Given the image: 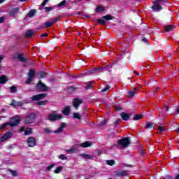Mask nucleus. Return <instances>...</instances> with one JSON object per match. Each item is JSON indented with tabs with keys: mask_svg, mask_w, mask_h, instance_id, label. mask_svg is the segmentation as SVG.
Returning <instances> with one entry per match:
<instances>
[{
	"mask_svg": "<svg viewBox=\"0 0 179 179\" xmlns=\"http://www.w3.org/2000/svg\"><path fill=\"white\" fill-rule=\"evenodd\" d=\"M20 122V117L19 116H15L14 117L10 118V122L4 123L1 127H0V130L3 129L8 125L10 127H16V125H19Z\"/></svg>",
	"mask_w": 179,
	"mask_h": 179,
	"instance_id": "1",
	"label": "nucleus"
},
{
	"mask_svg": "<svg viewBox=\"0 0 179 179\" xmlns=\"http://www.w3.org/2000/svg\"><path fill=\"white\" fill-rule=\"evenodd\" d=\"M164 2V0H155L153 1V6H152V9L153 10H162V6L160 3H163Z\"/></svg>",
	"mask_w": 179,
	"mask_h": 179,
	"instance_id": "2",
	"label": "nucleus"
},
{
	"mask_svg": "<svg viewBox=\"0 0 179 179\" xmlns=\"http://www.w3.org/2000/svg\"><path fill=\"white\" fill-rule=\"evenodd\" d=\"M61 118H62V115L57 114L56 111L49 114L48 117V120H49V121H57V120H61Z\"/></svg>",
	"mask_w": 179,
	"mask_h": 179,
	"instance_id": "3",
	"label": "nucleus"
},
{
	"mask_svg": "<svg viewBox=\"0 0 179 179\" xmlns=\"http://www.w3.org/2000/svg\"><path fill=\"white\" fill-rule=\"evenodd\" d=\"M117 143L122 146V148H128V145L131 143L129 138H124L118 140Z\"/></svg>",
	"mask_w": 179,
	"mask_h": 179,
	"instance_id": "4",
	"label": "nucleus"
},
{
	"mask_svg": "<svg viewBox=\"0 0 179 179\" xmlns=\"http://www.w3.org/2000/svg\"><path fill=\"white\" fill-rule=\"evenodd\" d=\"M36 119V114L31 113L25 117V124H33Z\"/></svg>",
	"mask_w": 179,
	"mask_h": 179,
	"instance_id": "5",
	"label": "nucleus"
},
{
	"mask_svg": "<svg viewBox=\"0 0 179 179\" xmlns=\"http://www.w3.org/2000/svg\"><path fill=\"white\" fill-rule=\"evenodd\" d=\"M36 89L41 90V92H47L48 90V87L45 86L44 83H41V80L39 81L36 85Z\"/></svg>",
	"mask_w": 179,
	"mask_h": 179,
	"instance_id": "6",
	"label": "nucleus"
},
{
	"mask_svg": "<svg viewBox=\"0 0 179 179\" xmlns=\"http://www.w3.org/2000/svg\"><path fill=\"white\" fill-rule=\"evenodd\" d=\"M58 20H59V17H55L52 20H50L49 22H46L45 23V27H51L54 26V24L55 23H57V22H58Z\"/></svg>",
	"mask_w": 179,
	"mask_h": 179,
	"instance_id": "7",
	"label": "nucleus"
},
{
	"mask_svg": "<svg viewBox=\"0 0 179 179\" xmlns=\"http://www.w3.org/2000/svg\"><path fill=\"white\" fill-rule=\"evenodd\" d=\"M47 96V94H39L37 95H34L31 97V100L33 101H37L38 100H43V99H45V97Z\"/></svg>",
	"mask_w": 179,
	"mask_h": 179,
	"instance_id": "8",
	"label": "nucleus"
},
{
	"mask_svg": "<svg viewBox=\"0 0 179 179\" xmlns=\"http://www.w3.org/2000/svg\"><path fill=\"white\" fill-rule=\"evenodd\" d=\"M27 143L29 148H34L36 145V138L34 137H29L27 140Z\"/></svg>",
	"mask_w": 179,
	"mask_h": 179,
	"instance_id": "9",
	"label": "nucleus"
},
{
	"mask_svg": "<svg viewBox=\"0 0 179 179\" xmlns=\"http://www.w3.org/2000/svg\"><path fill=\"white\" fill-rule=\"evenodd\" d=\"M83 103V101L81 99H79L78 98H75L73 101V106L75 107L76 109L79 108V106L80 104Z\"/></svg>",
	"mask_w": 179,
	"mask_h": 179,
	"instance_id": "10",
	"label": "nucleus"
},
{
	"mask_svg": "<svg viewBox=\"0 0 179 179\" xmlns=\"http://www.w3.org/2000/svg\"><path fill=\"white\" fill-rule=\"evenodd\" d=\"M13 136V134L11 132H7L4 134V135L1 137V142H5V141H8V139H10Z\"/></svg>",
	"mask_w": 179,
	"mask_h": 179,
	"instance_id": "11",
	"label": "nucleus"
},
{
	"mask_svg": "<svg viewBox=\"0 0 179 179\" xmlns=\"http://www.w3.org/2000/svg\"><path fill=\"white\" fill-rule=\"evenodd\" d=\"M23 131H24V135H31V134H33V130L31 128H27L24 129V127H21L20 132H23Z\"/></svg>",
	"mask_w": 179,
	"mask_h": 179,
	"instance_id": "12",
	"label": "nucleus"
},
{
	"mask_svg": "<svg viewBox=\"0 0 179 179\" xmlns=\"http://www.w3.org/2000/svg\"><path fill=\"white\" fill-rule=\"evenodd\" d=\"M78 148H79L78 145H76L73 146L71 149L66 150V152L69 154L76 153L78 151Z\"/></svg>",
	"mask_w": 179,
	"mask_h": 179,
	"instance_id": "13",
	"label": "nucleus"
},
{
	"mask_svg": "<svg viewBox=\"0 0 179 179\" xmlns=\"http://www.w3.org/2000/svg\"><path fill=\"white\" fill-rule=\"evenodd\" d=\"M90 146H92V142L90 141H86L81 144H78V148H89Z\"/></svg>",
	"mask_w": 179,
	"mask_h": 179,
	"instance_id": "14",
	"label": "nucleus"
},
{
	"mask_svg": "<svg viewBox=\"0 0 179 179\" xmlns=\"http://www.w3.org/2000/svg\"><path fill=\"white\" fill-rule=\"evenodd\" d=\"M121 117L122 120H124V121H128V120H129V117H131V115L129 113H122Z\"/></svg>",
	"mask_w": 179,
	"mask_h": 179,
	"instance_id": "15",
	"label": "nucleus"
},
{
	"mask_svg": "<svg viewBox=\"0 0 179 179\" xmlns=\"http://www.w3.org/2000/svg\"><path fill=\"white\" fill-rule=\"evenodd\" d=\"M10 106H14V107H20L22 106H23V102L22 101H13V103H10Z\"/></svg>",
	"mask_w": 179,
	"mask_h": 179,
	"instance_id": "16",
	"label": "nucleus"
},
{
	"mask_svg": "<svg viewBox=\"0 0 179 179\" xmlns=\"http://www.w3.org/2000/svg\"><path fill=\"white\" fill-rule=\"evenodd\" d=\"M71 111V107L66 106L64 109L62 110L64 115H69V113Z\"/></svg>",
	"mask_w": 179,
	"mask_h": 179,
	"instance_id": "17",
	"label": "nucleus"
},
{
	"mask_svg": "<svg viewBox=\"0 0 179 179\" xmlns=\"http://www.w3.org/2000/svg\"><path fill=\"white\" fill-rule=\"evenodd\" d=\"M81 157H83L85 160H90L93 159V157L89 154H81Z\"/></svg>",
	"mask_w": 179,
	"mask_h": 179,
	"instance_id": "18",
	"label": "nucleus"
},
{
	"mask_svg": "<svg viewBox=\"0 0 179 179\" xmlns=\"http://www.w3.org/2000/svg\"><path fill=\"white\" fill-rule=\"evenodd\" d=\"M174 29H176L175 25H166L165 26L166 31H171L172 30H174Z\"/></svg>",
	"mask_w": 179,
	"mask_h": 179,
	"instance_id": "19",
	"label": "nucleus"
},
{
	"mask_svg": "<svg viewBox=\"0 0 179 179\" xmlns=\"http://www.w3.org/2000/svg\"><path fill=\"white\" fill-rule=\"evenodd\" d=\"M64 170V166H59L58 167H57L54 173L55 174H59V173H61V171H62Z\"/></svg>",
	"mask_w": 179,
	"mask_h": 179,
	"instance_id": "20",
	"label": "nucleus"
},
{
	"mask_svg": "<svg viewBox=\"0 0 179 179\" xmlns=\"http://www.w3.org/2000/svg\"><path fill=\"white\" fill-rule=\"evenodd\" d=\"M65 128V123H62L60 127L55 131V134H59V132H62Z\"/></svg>",
	"mask_w": 179,
	"mask_h": 179,
	"instance_id": "21",
	"label": "nucleus"
},
{
	"mask_svg": "<svg viewBox=\"0 0 179 179\" xmlns=\"http://www.w3.org/2000/svg\"><path fill=\"white\" fill-rule=\"evenodd\" d=\"M33 34H34V31L31 29H29V30L27 31L25 36H26V37H27V38H29V37L32 36Z\"/></svg>",
	"mask_w": 179,
	"mask_h": 179,
	"instance_id": "22",
	"label": "nucleus"
},
{
	"mask_svg": "<svg viewBox=\"0 0 179 179\" xmlns=\"http://www.w3.org/2000/svg\"><path fill=\"white\" fill-rule=\"evenodd\" d=\"M136 90H138V89L135 88L134 90L129 91L128 92V96L130 98L134 97V96H135V93H136Z\"/></svg>",
	"mask_w": 179,
	"mask_h": 179,
	"instance_id": "23",
	"label": "nucleus"
},
{
	"mask_svg": "<svg viewBox=\"0 0 179 179\" xmlns=\"http://www.w3.org/2000/svg\"><path fill=\"white\" fill-rule=\"evenodd\" d=\"M104 9H105L104 7L97 6L95 9V12H96L97 13H99L100 12H104Z\"/></svg>",
	"mask_w": 179,
	"mask_h": 179,
	"instance_id": "24",
	"label": "nucleus"
},
{
	"mask_svg": "<svg viewBox=\"0 0 179 179\" xmlns=\"http://www.w3.org/2000/svg\"><path fill=\"white\" fill-rule=\"evenodd\" d=\"M19 13V8H13L10 14L11 16H15V15H17Z\"/></svg>",
	"mask_w": 179,
	"mask_h": 179,
	"instance_id": "25",
	"label": "nucleus"
},
{
	"mask_svg": "<svg viewBox=\"0 0 179 179\" xmlns=\"http://www.w3.org/2000/svg\"><path fill=\"white\" fill-rule=\"evenodd\" d=\"M5 82H8V78L5 76H0V83H5Z\"/></svg>",
	"mask_w": 179,
	"mask_h": 179,
	"instance_id": "26",
	"label": "nucleus"
},
{
	"mask_svg": "<svg viewBox=\"0 0 179 179\" xmlns=\"http://www.w3.org/2000/svg\"><path fill=\"white\" fill-rule=\"evenodd\" d=\"M117 176L119 177H125V176H128V171H123L122 172H120L117 173Z\"/></svg>",
	"mask_w": 179,
	"mask_h": 179,
	"instance_id": "27",
	"label": "nucleus"
},
{
	"mask_svg": "<svg viewBox=\"0 0 179 179\" xmlns=\"http://www.w3.org/2000/svg\"><path fill=\"white\" fill-rule=\"evenodd\" d=\"M36 75V72L34 71V70H30L29 72V78H31L33 79V78H34Z\"/></svg>",
	"mask_w": 179,
	"mask_h": 179,
	"instance_id": "28",
	"label": "nucleus"
},
{
	"mask_svg": "<svg viewBox=\"0 0 179 179\" xmlns=\"http://www.w3.org/2000/svg\"><path fill=\"white\" fill-rule=\"evenodd\" d=\"M27 15L29 17H33L36 15V10H31Z\"/></svg>",
	"mask_w": 179,
	"mask_h": 179,
	"instance_id": "29",
	"label": "nucleus"
},
{
	"mask_svg": "<svg viewBox=\"0 0 179 179\" xmlns=\"http://www.w3.org/2000/svg\"><path fill=\"white\" fill-rule=\"evenodd\" d=\"M18 59L21 62H24L26 61V59L23 57V54L18 55Z\"/></svg>",
	"mask_w": 179,
	"mask_h": 179,
	"instance_id": "30",
	"label": "nucleus"
},
{
	"mask_svg": "<svg viewBox=\"0 0 179 179\" xmlns=\"http://www.w3.org/2000/svg\"><path fill=\"white\" fill-rule=\"evenodd\" d=\"M75 90H76V88L73 86L69 87L67 90L69 93H73V92H75Z\"/></svg>",
	"mask_w": 179,
	"mask_h": 179,
	"instance_id": "31",
	"label": "nucleus"
},
{
	"mask_svg": "<svg viewBox=\"0 0 179 179\" xmlns=\"http://www.w3.org/2000/svg\"><path fill=\"white\" fill-rule=\"evenodd\" d=\"M142 115H135L134 117V121H138V120H141L142 118Z\"/></svg>",
	"mask_w": 179,
	"mask_h": 179,
	"instance_id": "32",
	"label": "nucleus"
},
{
	"mask_svg": "<svg viewBox=\"0 0 179 179\" xmlns=\"http://www.w3.org/2000/svg\"><path fill=\"white\" fill-rule=\"evenodd\" d=\"M103 19H105V20H111L113 19V16L110 15H107L103 17Z\"/></svg>",
	"mask_w": 179,
	"mask_h": 179,
	"instance_id": "33",
	"label": "nucleus"
},
{
	"mask_svg": "<svg viewBox=\"0 0 179 179\" xmlns=\"http://www.w3.org/2000/svg\"><path fill=\"white\" fill-rule=\"evenodd\" d=\"M61 160H67L68 157H66V156H65L64 154H61L59 157H58Z\"/></svg>",
	"mask_w": 179,
	"mask_h": 179,
	"instance_id": "34",
	"label": "nucleus"
},
{
	"mask_svg": "<svg viewBox=\"0 0 179 179\" xmlns=\"http://www.w3.org/2000/svg\"><path fill=\"white\" fill-rule=\"evenodd\" d=\"M115 163V161L114 160H107L106 164H108V166H114V164Z\"/></svg>",
	"mask_w": 179,
	"mask_h": 179,
	"instance_id": "35",
	"label": "nucleus"
},
{
	"mask_svg": "<svg viewBox=\"0 0 179 179\" xmlns=\"http://www.w3.org/2000/svg\"><path fill=\"white\" fill-rule=\"evenodd\" d=\"M66 3V0H63L60 3L57 5L58 8H61L62 6H64Z\"/></svg>",
	"mask_w": 179,
	"mask_h": 179,
	"instance_id": "36",
	"label": "nucleus"
},
{
	"mask_svg": "<svg viewBox=\"0 0 179 179\" xmlns=\"http://www.w3.org/2000/svg\"><path fill=\"white\" fill-rule=\"evenodd\" d=\"M55 166V164H52L49 165L48 166L46 167L47 171H50V170H51V169H53V167Z\"/></svg>",
	"mask_w": 179,
	"mask_h": 179,
	"instance_id": "37",
	"label": "nucleus"
},
{
	"mask_svg": "<svg viewBox=\"0 0 179 179\" xmlns=\"http://www.w3.org/2000/svg\"><path fill=\"white\" fill-rule=\"evenodd\" d=\"M11 93H16L17 88L15 86H12L10 88Z\"/></svg>",
	"mask_w": 179,
	"mask_h": 179,
	"instance_id": "38",
	"label": "nucleus"
},
{
	"mask_svg": "<svg viewBox=\"0 0 179 179\" xmlns=\"http://www.w3.org/2000/svg\"><path fill=\"white\" fill-rule=\"evenodd\" d=\"M94 81H91L90 83H87V86L85 87V89H90L92 88V83H93Z\"/></svg>",
	"mask_w": 179,
	"mask_h": 179,
	"instance_id": "39",
	"label": "nucleus"
},
{
	"mask_svg": "<svg viewBox=\"0 0 179 179\" xmlns=\"http://www.w3.org/2000/svg\"><path fill=\"white\" fill-rule=\"evenodd\" d=\"M73 118H76L77 120H80L82 117L80 116L79 113H74Z\"/></svg>",
	"mask_w": 179,
	"mask_h": 179,
	"instance_id": "40",
	"label": "nucleus"
},
{
	"mask_svg": "<svg viewBox=\"0 0 179 179\" xmlns=\"http://www.w3.org/2000/svg\"><path fill=\"white\" fill-rule=\"evenodd\" d=\"M152 127H153V124L150 122L147 123V124L145 125L146 129H149L150 128H152Z\"/></svg>",
	"mask_w": 179,
	"mask_h": 179,
	"instance_id": "41",
	"label": "nucleus"
},
{
	"mask_svg": "<svg viewBox=\"0 0 179 179\" xmlns=\"http://www.w3.org/2000/svg\"><path fill=\"white\" fill-rule=\"evenodd\" d=\"M38 106H45L47 104V101H42L38 102Z\"/></svg>",
	"mask_w": 179,
	"mask_h": 179,
	"instance_id": "42",
	"label": "nucleus"
},
{
	"mask_svg": "<svg viewBox=\"0 0 179 179\" xmlns=\"http://www.w3.org/2000/svg\"><path fill=\"white\" fill-rule=\"evenodd\" d=\"M158 129L160 132H164V131H166V129H164L163 126H159Z\"/></svg>",
	"mask_w": 179,
	"mask_h": 179,
	"instance_id": "43",
	"label": "nucleus"
},
{
	"mask_svg": "<svg viewBox=\"0 0 179 179\" xmlns=\"http://www.w3.org/2000/svg\"><path fill=\"white\" fill-rule=\"evenodd\" d=\"M5 59V56H3V55H0V64L1 62H2V61H3V59ZM1 68V66L0 64V69Z\"/></svg>",
	"mask_w": 179,
	"mask_h": 179,
	"instance_id": "44",
	"label": "nucleus"
},
{
	"mask_svg": "<svg viewBox=\"0 0 179 179\" xmlns=\"http://www.w3.org/2000/svg\"><path fill=\"white\" fill-rule=\"evenodd\" d=\"M115 110L116 111H120V110H122V108L120 106H115Z\"/></svg>",
	"mask_w": 179,
	"mask_h": 179,
	"instance_id": "45",
	"label": "nucleus"
},
{
	"mask_svg": "<svg viewBox=\"0 0 179 179\" xmlns=\"http://www.w3.org/2000/svg\"><path fill=\"white\" fill-rule=\"evenodd\" d=\"M97 22H98V23H99L100 24H106V22H105L103 20L98 19Z\"/></svg>",
	"mask_w": 179,
	"mask_h": 179,
	"instance_id": "46",
	"label": "nucleus"
},
{
	"mask_svg": "<svg viewBox=\"0 0 179 179\" xmlns=\"http://www.w3.org/2000/svg\"><path fill=\"white\" fill-rule=\"evenodd\" d=\"M31 80H33V78L29 77V78L27 80L26 83L27 85H30L31 83Z\"/></svg>",
	"mask_w": 179,
	"mask_h": 179,
	"instance_id": "47",
	"label": "nucleus"
},
{
	"mask_svg": "<svg viewBox=\"0 0 179 179\" xmlns=\"http://www.w3.org/2000/svg\"><path fill=\"white\" fill-rule=\"evenodd\" d=\"M169 104H170L169 101L164 103V106L166 108V111H169Z\"/></svg>",
	"mask_w": 179,
	"mask_h": 179,
	"instance_id": "48",
	"label": "nucleus"
},
{
	"mask_svg": "<svg viewBox=\"0 0 179 179\" xmlns=\"http://www.w3.org/2000/svg\"><path fill=\"white\" fill-rule=\"evenodd\" d=\"M11 173L13 177H16V176H17V172L16 171H11Z\"/></svg>",
	"mask_w": 179,
	"mask_h": 179,
	"instance_id": "49",
	"label": "nucleus"
},
{
	"mask_svg": "<svg viewBox=\"0 0 179 179\" xmlns=\"http://www.w3.org/2000/svg\"><path fill=\"white\" fill-rule=\"evenodd\" d=\"M50 0H44L43 2L41 3V6H44L45 5H47V3Z\"/></svg>",
	"mask_w": 179,
	"mask_h": 179,
	"instance_id": "50",
	"label": "nucleus"
},
{
	"mask_svg": "<svg viewBox=\"0 0 179 179\" xmlns=\"http://www.w3.org/2000/svg\"><path fill=\"white\" fill-rule=\"evenodd\" d=\"M108 89H110V86L107 85L106 88H103L102 90V92H107L108 90Z\"/></svg>",
	"mask_w": 179,
	"mask_h": 179,
	"instance_id": "51",
	"label": "nucleus"
},
{
	"mask_svg": "<svg viewBox=\"0 0 179 179\" xmlns=\"http://www.w3.org/2000/svg\"><path fill=\"white\" fill-rule=\"evenodd\" d=\"M46 12H50V10H52V7H46L45 8Z\"/></svg>",
	"mask_w": 179,
	"mask_h": 179,
	"instance_id": "52",
	"label": "nucleus"
},
{
	"mask_svg": "<svg viewBox=\"0 0 179 179\" xmlns=\"http://www.w3.org/2000/svg\"><path fill=\"white\" fill-rule=\"evenodd\" d=\"M3 22H5V17H0V23H3Z\"/></svg>",
	"mask_w": 179,
	"mask_h": 179,
	"instance_id": "53",
	"label": "nucleus"
},
{
	"mask_svg": "<svg viewBox=\"0 0 179 179\" xmlns=\"http://www.w3.org/2000/svg\"><path fill=\"white\" fill-rule=\"evenodd\" d=\"M44 131L46 133V134H50L51 131H50V129H44Z\"/></svg>",
	"mask_w": 179,
	"mask_h": 179,
	"instance_id": "54",
	"label": "nucleus"
},
{
	"mask_svg": "<svg viewBox=\"0 0 179 179\" xmlns=\"http://www.w3.org/2000/svg\"><path fill=\"white\" fill-rule=\"evenodd\" d=\"M106 123H107V120H103V121H102L101 122V125H106Z\"/></svg>",
	"mask_w": 179,
	"mask_h": 179,
	"instance_id": "55",
	"label": "nucleus"
},
{
	"mask_svg": "<svg viewBox=\"0 0 179 179\" xmlns=\"http://www.w3.org/2000/svg\"><path fill=\"white\" fill-rule=\"evenodd\" d=\"M47 36H48V34L45 33V34H42V35L41 36V37H47Z\"/></svg>",
	"mask_w": 179,
	"mask_h": 179,
	"instance_id": "56",
	"label": "nucleus"
},
{
	"mask_svg": "<svg viewBox=\"0 0 179 179\" xmlns=\"http://www.w3.org/2000/svg\"><path fill=\"white\" fill-rule=\"evenodd\" d=\"M47 76V73H44L43 75H41V78H45Z\"/></svg>",
	"mask_w": 179,
	"mask_h": 179,
	"instance_id": "57",
	"label": "nucleus"
},
{
	"mask_svg": "<svg viewBox=\"0 0 179 179\" xmlns=\"http://www.w3.org/2000/svg\"><path fill=\"white\" fill-rule=\"evenodd\" d=\"M134 73H135L136 76H139V73H138V71H135Z\"/></svg>",
	"mask_w": 179,
	"mask_h": 179,
	"instance_id": "58",
	"label": "nucleus"
},
{
	"mask_svg": "<svg viewBox=\"0 0 179 179\" xmlns=\"http://www.w3.org/2000/svg\"><path fill=\"white\" fill-rule=\"evenodd\" d=\"M175 178H176V179H179V174H178V175L176 176Z\"/></svg>",
	"mask_w": 179,
	"mask_h": 179,
	"instance_id": "59",
	"label": "nucleus"
},
{
	"mask_svg": "<svg viewBox=\"0 0 179 179\" xmlns=\"http://www.w3.org/2000/svg\"><path fill=\"white\" fill-rule=\"evenodd\" d=\"M115 124H120V120H116Z\"/></svg>",
	"mask_w": 179,
	"mask_h": 179,
	"instance_id": "60",
	"label": "nucleus"
},
{
	"mask_svg": "<svg viewBox=\"0 0 179 179\" xmlns=\"http://www.w3.org/2000/svg\"><path fill=\"white\" fill-rule=\"evenodd\" d=\"M3 2H5V0H0V3H2Z\"/></svg>",
	"mask_w": 179,
	"mask_h": 179,
	"instance_id": "61",
	"label": "nucleus"
},
{
	"mask_svg": "<svg viewBox=\"0 0 179 179\" xmlns=\"http://www.w3.org/2000/svg\"><path fill=\"white\" fill-rule=\"evenodd\" d=\"M93 71H89V73H92Z\"/></svg>",
	"mask_w": 179,
	"mask_h": 179,
	"instance_id": "62",
	"label": "nucleus"
},
{
	"mask_svg": "<svg viewBox=\"0 0 179 179\" xmlns=\"http://www.w3.org/2000/svg\"><path fill=\"white\" fill-rule=\"evenodd\" d=\"M23 2H24V1H27V0H22Z\"/></svg>",
	"mask_w": 179,
	"mask_h": 179,
	"instance_id": "63",
	"label": "nucleus"
},
{
	"mask_svg": "<svg viewBox=\"0 0 179 179\" xmlns=\"http://www.w3.org/2000/svg\"><path fill=\"white\" fill-rule=\"evenodd\" d=\"M157 89H159V87H157Z\"/></svg>",
	"mask_w": 179,
	"mask_h": 179,
	"instance_id": "64",
	"label": "nucleus"
}]
</instances>
